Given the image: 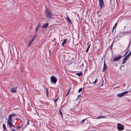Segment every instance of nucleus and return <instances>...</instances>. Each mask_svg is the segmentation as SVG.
Returning <instances> with one entry per match:
<instances>
[{
    "label": "nucleus",
    "mask_w": 131,
    "mask_h": 131,
    "mask_svg": "<svg viewBox=\"0 0 131 131\" xmlns=\"http://www.w3.org/2000/svg\"><path fill=\"white\" fill-rule=\"evenodd\" d=\"M79 99V97H78H78H77V99Z\"/></svg>",
    "instance_id": "obj_41"
},
{
    "label": "nucleus",
    "mask_w": 131,
    "mask_h": 131,
    "mask_svg": "<svg viewBox=\"0 0 131 131\" xmlns=\"http://www.w3.org/2000/svg\"><path fill=\"white\" fill-rule=\"evenodd\" d=\"M97 81V79H96L95 80V81H94V82H93V84H95L96 83V82Z\"/></svg>",
    "instance_id": "obj_23"
},
{
    "label": "nucleus",
    "mask_w": 131,
    "mask_h": 131,
    "mask_svg": "<svg viewBox=\"0 0 131 131\" xmlns=\"http://www.w3.org/2000/svg\"><path fill=\"white\" fill-rule=\"evenodd\" d=\"M107 67H106V65L105 64V62L104 63V67L103 68V70H102V72H103L106 69Z\"/></svg>",
    "instance_id": "obj_12"
},
{
    "label": "nucleus",
    "mask_w": 131,
    "mask_h": 131,
    "mask_svg": "<svg viewBox=\"0 0 131 131\" xmlns=\"http://www.w3.org/2000/svg\"><path fill=\"white\" fill-rule=\"evenodd\" d=\"M17 87L12 88L10 90V91L11 93H15L17 91Z\"/></svg>",
    "instance_id": "obj_7"
},
{
    "label": "nucleus",
    "mask_w": 131,
    "mask_h": 131,
    "mask_svg": "<svg viewBox=\"0 0 131 131\" xmlns=\"http://www.w3.org/2000/svg\"><path fill=\"white\" fill-rule=\"evenodd\" d=\"M125 58H127V59L129 58V57L128 55H127L126 57H125Z\"/></svg>",
    "instance_id": "obj_29"
},
{
    "label": "nucleus",
    "mask_w": 131,
    "mask_h": 131,
    "mask_svg": "<svg viewBox=\"0 0 131 131\" xmlns=\"http://www.w3.org/2000/svg\"><path fill=\"white\" fill-rule=\"evenodd\" d=\"M121 58L122 56H119L117 57H114V58L113 61L116 62L117 61Z\"/></svg>",
    "instance_id": "obj_6"
},
{
    "label": "nucleus",
    "mask_w": 131,
    "mask_h": 131,
    "mask_svg": "<svg viewBox=\"0 0 131 131\" xmlns=\"http://www.w3.org/2000/svg\"><path fill=\"white\" fill-rule=\"evenodd\" d=\"M90 44H89V45L88 46V47H87L86 49V52H87L89 50V49L90 48Z\"/></svg>",
    "instance_id": "obj_17"
},
{
    "label": "nucleus",
    "mask_w": 131,
    "mask_h": 131,
    "mask_svg": "<svg viewBox=\"0 0 131 131\" xmlns=\"http://www.w3.org/2000/svg\"><path fill=\"white\" fill-rule=\"evenodd\" d=\"M3 128L5 129L6 130H7L6 129V127H5V125L4 124H3Z\"/></svg>",
    "instance_id": "obj_22"
},
{
    "label": "nucleus",
    "mask_w": 131,
    "mask_h": 131,
    "mask_svg": "<svg viewBox=\"0 0 131 131\" xmlns=\"http://www.w3.org/2000/svg\"><path fill=\"white\" fill-rule=\"evenodd\" d=\"M59 113L60 114V115H61L62 117V112L60 111V110H59Z\"/></svg>",
    "instance_id": "obj_18"
},
{
    "label": "nucleus",
    "mask_w": 131,
    "mask_h": 131,
    "mask_svg": "<svg viewBox=\"0 0 131 131\" xmlns=\"http://www.w3.org/2000/svg\"><path fill=\"white\" fill-rule=\"evenodd\" d=\"M67 19L68 20V23L71 24L72 23V21L69 18V17L68 16H67L66 17Z\"/></svg>",
    "instance_id": "obj_13"
},
{
    "label": "nucleus",
    "mask_w": 131,
    "mask_h": 131,
    "mask_svg": "<svg viewBox=\"0 0 131 131\" xmlns=\"http://www.w3.org/2000/svg\"><path fill=\"white\" fill-rule=\"evenodd\" d=\"M34 38L35 37H33L32 39L29 42L28 44V46H30L31 44L33 43L34 41Z\"/></svg>",
    "instance_id": "obj_9"
},
{
    "label": "nucleus",
    "mask_w": 131,
    "mask_h": 131,
    "mask_svg": "<svg viewBox=\"0 0 131 131\" xmlns=\"http://www.w3.org/2000/svg\"><path fill=\"white\" fill-rule=\"evenodd\" d=\"M21 127H20V126H19L16 129V130H18V129L20 128H21Z\"/></svg>",
    "instance_id": "obj_30"
},
{
    "label": "nucleus",
    "mask_w": 131,
    "mask_h": 131,
    "mask_svg": "<svg viewBox=\"0 0 131 131\" xmlns=\"http://www.w3.org/2000/svg\"><path fill=\"white\" fill-rule=\"evenodd\" d=\"M51 81L52 83H53L56 84L57 82V79L53 75L50 78Z\"/></svg>",
    "instance_id": "obj_3"
},
{
    "label": "nucleus",
    "mask_w": 131,
    "mask_h": 131,
    "mask_svg": "<svg viewBox=\"0 0 131 131\" xmlns=\"http://www.w3.org/2000/svg\"><path fill=\"white\" fill-rule=\"evenodd\" d=\"M99 4L101 8L104 5L103 2H99Z\"/></svg>",
    "instance_id": "obj_10"
},
{
    "label": "nucleus",
    "mask_w": 131,
    "mask_h": 131,
    "mask_svg": "<svg viewBox=\"0 0 131 131\" xmlns=\"http://www.w3.org/2000/svg\"><path fill=\"white\" fill-rule=\"evenodd\" d=\"M118 22H117L115 25V26L113 27V30L114 28H116V26H117V25Z\"/></svg>",
    "instance_id": "obj_21"
},
{
    "label": "nucleus",
    "mask_w": 131,
    "mask_h": 131,
    "mask_svg": "<svg viewBox=\"0 0 131 131\" xmlns=\"http://www.w3.org/2000/svg\"><path fill=\"white\" fill-rule=\"evenodd\" d=\"M13 116H16L15 114H12L11 115H10L9 116L8 121H7V123L8 125L10 127H11L12 126L14 127V126L12 123V118L13 117Z\"/></svg>",
    "instance_id": "obj_2"
},
{
    "label": "nucleus",
    "mask_w": 131,
    "mask_h": 131,
    "mask_svg": "<svg viewBox=\"0 0 131 131\" xmlns=\"http://www.w3.org/2000/svg\"><path fill=\"white\" fill-rule=\"evenodd\" d=\"M78 96V97H79L80 96H81V95L80 94V95H79Z\"/></svg>",
    "instance_id": "obj_39"
},
{
    "label": "nucleus",
    "mask_w": 131,
    "mask_h": 131,
    "mask_svg": "<svg viewBox=\"0 0 131 131\" xmlns=\"http://www.w3.org/2000/svg\"><path fill=\"white\" fill-rule=\"evenodd\" d=\"M45 12L47 18L50 19L53 16V14L51 12V10L48 8H46L45 9Z\"/></svg>",
    "instance_id": "obj_1"
},
{
    "label": "nucleus",
    "mask_w": 131,
    "mask_h": 131,
    "mask_svg": "<svg viewBox=\"0 0 131 131\" xmlns=\"http://www.w3.org/2000/svg\"><path fill=\"white\" fill-rule=\"evenodd\" d=\"M131 55V51H130L129 53L127 55L129 57Z\"/></svg>",
    "instance_id": "obj_26"
},
{
    "label": "nucleus",
    "mask_w": 131,
    "mask_h": 131,
    "mask_svg": "<svg viewBox=\"0 0 131 131\" xmlns=\"http://www.w3.org/2000/svg\"><path fill=\"white\" fill-rule=\"evenodd\" d=\"M40 24L38 25L37 27V28H40Z\"/></svg>",
    "instance_id": "obj_25"
},
{
    "label": "nucleus",
    "mask_w": 131,
    "mask_h": 131,
    "mask_svg": "<svg viewBox=\"0 0 131 131\" xmlns=\"http://www.w3.org/2000/svg\"><path fill=\"white\" fill-rule=\"evenodd\" d=\"M86 118L84 119H83L82 121V123H84L85 122V121L86 120Z\"/></svg>",
    "instance_id": "obj_24"
},
{
    "label": "nucleus",
    "mask_w": 131,
    "mask_h": 131,
    "mask_svg": "<svg viewBox=\"0 0 131 131\" xmlns=\"http://www.w3.org/2000/svg\"><path fill=\"white\" fill-rule=\"evenodd\" d=\"M23 125V124L22 123V124H21V127Z\"/></svg>",
    "instance_id": "obj_40"
},
{
    "label": "nucleus",
    "mask_w": 131,
    "mask_h": 131,
    "mask_svg": "<svg viewBox=\"0 0 131 131\" xmlns=\"http://www.w3.org/2000/svg\"><path fill=\"white\" fill-rule=\"evenodd\" d=\"M101 117H103V116H101Z\"/></svg>",
    "instance_id": "obj_45"
},
{
    "label": "nucleus",
    "mask_w": 131,
    "mask_h": 131,
    "mask_svg": "<svg viewBox=\"0 0 131 131\" xmlns=\"http://www.w3.org/2000/svg\"><path fill=\"white\" fill-rule=\"evenodd\" d=\"M127 59H128L127 58L125 57L123 59L122 63L123 64H124Z\"/></svg>",
    "instance_id": "obj_15"
},
{
    "label": "nucleus",
    "mask_w": 131,
    "mask_h": 131,
    "mask_svg": "<svg viewBox=\"0 0 131 131\" xmlns=\"http://www.w3.org/2000/svg\"><path fill=\"white\" fill-rule=\"evenodd\" d=\"M39 28H37V27H36V32H38L37 30H38V29Z\"/></svg>",
    "instance_id": "obj_31"
},
{
    "label": "nucleus",
    "mask_w": 131,
    "mask_h": 131,
    "mask_svg": "<svg viewBox=\"0 0 131 131\" xmlns=\"http://www.w3.org/2000/svg\"><path fill=\"white\" fill-rule=\"evenodd\" d=\"M36 35L35 36H34V37H35H35H36Z\"/></svg>",
    "instance_id": "obj_42"
},
{
    "label": "nucleus",
    "mask_w": 131,
    "mask_h": 131,
    "mask_svg": "<svg viewBox=\"0 0 131 131\" xmlns=\"http://www.w3.org/2000/svg\"><path fill=\"white\" fill-rule=\"evenodd\" d=\"M99 2H103V0H99Z\"/></svg>",
    "instance_id": "obj_33"
},
{
    "label": "nucleus",
    "mask_w": 131,
    "mask_h": 131,
    "mask_svg": "<svg viewBox=\"0 0 131 131\" xmlns=\"http://www.w3.org/2000/svg\"><path fill=\"white\" fill-rule=\"evenodd\" d=\"M46 94H47V95L48 96L49 92H48V90L47 88H46Z\"/></svg>",
    "instance_id": "obj_19"
},
{
    "label": "nucleus",
    "mask_w": 131,
    "mask_h": 131,
    "mask_svg": "<svg viewBox=\"0 0 131 131\" xmlns=\"http://www.w3.org/2000/svg\"><path fill=\"white\" fill-rule=\"evenodd\" d=\"M58 99H59V98H58L55 100L54 101V103H56V102H57V100Z\"/></svg>",
    "instance_id": "obj_28"
},
{
    "label": "nucleus",
    "mask_w": 131,
    "mask_h": 131,
    "mask_svg": "<svg viewBox=\"0 0 131 131\" xmlns=\"http://www.w3.org/2000/svg\"><path fill=\"white\" fill-rule=\"evenodd\" d=\"M48 23L42 25V27L43 28H46L48 27Z\"/></svg>",
    "instance_id": "obj_11"
},
{
    "label": "nucleus",
    "mask_w": 131,
    "mask_h": 131,
    "mask_svg": "<svg viewBox=\"0 0 131 131\" xmlns=\"http://www.w3.org/2000/svg\"><path fill=\"white\" fill-rule=\"evenodd\" d=\"M75 56V55L74 54L72 53L70 54L69 55V59L70 60H72L74 58V57Z\"/></svg>",
    "instance_id": "obj_8"
},
{
    "label": "nucleus",
    "mask_w": 131,
    "mask_h": 131,
    "mask_svg": "<svg viewBox=\"0 0 131 131\" xmlns=\"http://www.w3.org/2000/svg\"><path fill=\"white\" fill-rule=\"evenodd\" d=\"M131 42V39L129 41V43L130 44Z\"/></svg>",
    "instance_id": "obj_38"
},
{
    "label": "nucleus",
    "mask_w": 131,
    "mask_h": 131,
    "mask_svg": "<svg viewBox=\"0 0 131 131\" xmlns=\"http://www.w3.org/2000/svg\"><path fill=\"white\" fill-rule=\"evenodd\" d=\"M82 74V72H80L79 73H76L75 74L79 76H81Z\"/></svg>",
    "instance_id": "obj_16"
},
{
    "label": "nucleus",
    "mask_w": 131,
    "mask_h": 131,
    "mask_svg": "<svg viewBox=\"0 0 131 131\" xmlns=\"http://www.w3.org/2000/svg\"><path fill=\"white\" fill-rule=\"evenodd\" d=\"M70 89H70H70H69V90L68 92H69H69H70Z\"/></svg>",
    "instance_id": "obj_37"
},
{
    "label": "nucleus",
    "mask_w": 131,
    "mask_h": 131,
    "mask_svg": "<svg viewBox=\"0 0 131 131\" xmlns=\"http://www.w3.org/2000/svg\"><path fill=\"white\" fill-rule=\"evenodd\" d=\"M82 88H80L79 90H78V92H79V93H80V92L81 91H82Z\"/></svg>",
    "instance_id": "obj_20"
},
{
    "label": "nucleus",
    "mask_w": 131,
    "mask_h": 131,
    "mask_svg": "<svg viewBox=\"0 0 131 131\" xmlns=\"http://www.w3.org/2000/svg\"><path fill=\"white\" fill-rule=\"evenodd\" d=\"M127 52H126V54H125V55H126L127 54Z\"/></svg>",
    "instance_id": "obj_44"
},
{
    "label": "nucleus",
    "mask_w": 131,
    "mask_h": 131,
    "mask_svg": "<svg viewBox=\"0 0 131 131\" xmlns=\"http://www.w3.org/2000/svg\"><path fill=\"white\" fill-rule=\"evenodd\" d=\"M126 27V26H125V27H124V29H125V28Z\"/></svg>",
    "instance_id": "obj_43"
},
{
    "label": "nucleus",
    "mask_w": 131,
    "mask_h": 131,
    "mask_svg": "<svg viewBox=\"0 0 131 131\" xmlns=\"http://www.w3.org/2000/svg\"><path fill=\"white\" fill-rule=\"evenodd\" d=\"M51 50H49V56H50V54H51Z\"/></svg>",
    "instance_id": "obj_32"
},
{
    "label": "nucleus",
    "mask_w": 131,
    "mask_h": 131,
    "mask_svg": "<svg viewBox=\"0 0 131 131\" xmlns=\"http://www.w3.org/2000/svg\"><path fill=\"white\" fill-rule=\"evenodd\" d=\"M69 94V92H68V93H67V94L66 95V96H67Z\"/></svg>",
    "instance_id": "obj_36"
},
{
    "label": "nucleus",
    "mask_w": 131,
    "mask_h": 131,
    "mask_svg": "<svg viewBox=\"0 0 131 131\" xmlns=\"http://www.w3.org/2000/svg\"><path fill=\"white\" fill-rule=\"evenodd\" d=\"M128 33V32H126L124 33V34H125V33ZM128 33H130V32H128Z\"/></svg>",
    "instance_id": "obj_35"
},
{
    "label": "nucleus",
    "mask_w": 131,
    "mask_h": 131,
    "mask_svg": "<svg viewBox=\"0 0 131 131\" xmlns=\"http://www.w3.org/2000/svg\"><path fill=\"white\" fill-rule=\"evenodd\" d=\"M117 129L119 130H121L124 129V126L121 124L118 123L117 125Z\"/></svg>",
    "instance_id": "obj_4"
},
{
    "label": "nucleus",
    "mask_w": 131,
    "mask_h": 131,
    "mask_svg": "<svg viewBox=\"0 0 131 131\" xmlns=\"http://www.w3.org/2000/svg\"><path fill=\"white\" fill-rule=\"evenodd\" d=\"M128 92L129 91H128L124 92L118 94L117 96L119 97H122L124 96L125 95L128 93Z\"/></svg>",
    "instance_id": "obj_5"
},
{
    "label": "nucleus",
    "mask_w": 131,
    "mask_h": 131,
    "mask_svg": "<svg viewBox=\"0 0 131 131\" xmlns=\"http://www.w3.org/2000/svg\"><path fill=\"white\" fill-rule=\"evenodd\" d=\"M67 39H64L63 40L62 43V45L63 46L64 44H65L67 42Z\"/></svg>",
    "instance_id": "obj_14"
},
{
    "label": "nucleus",
    "mask_w": 131,
    "mask_h": 131,
    "mask_svg": "<svg viewBox=\"0 0 131 131\" xmlns=\"http://www.w3.org/2000/svg\"><path fill=\"white\" fill-rule=\"evenodd\" d=\"M103 82H104V80H102V83L101 84V86H102V85H103Z\"/></svg>",
    "instance_id": "obj_27"
},
{
    "label": "nucleus",
    "mask_w": 131,
    "mask_h": 131,
    "mask_svg": "<svg viewBox=\"0 0 131 131\" xmlns=\"http://www.w3.org/2000/svg\"><path fill=\"white\" fill-rule=\"evenodd\" d=\"M27 121L28 122V123L27 124V125H28L29 124V122L28 119H27Z\"/></svg>",
    "instance_id": "obj_34"
}]
</instances>
